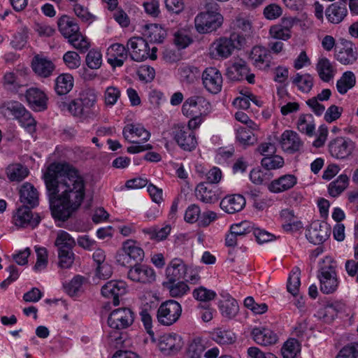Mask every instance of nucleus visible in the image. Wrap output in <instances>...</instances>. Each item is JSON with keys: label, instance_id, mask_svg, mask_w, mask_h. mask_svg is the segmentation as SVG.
<instances>
[{"label": "nucleus", "instance_id": "bb28decb", "mask_svg": "<svg viewBox=\"0 0 358 358\" xmlns=\"http://www.w3.org/2000/svg\"><path fill=\"white\" fill-rule=\"evenodd\" d=\"M254 341L261 345H271L278 341V336L272 330L264 327H255L251 331Z\"/></svg>", "mask_w": 358, "mask_h": 358}, {"label": "nucleus", "instance_id": "4468645a", "mask_svg": "<svg viewBox=\"0 0 358 358\" xmlns=\"http://www.w3.org/2000/svg\"><path fill=\"white\" fill-rule=\"evenodd\" d=\"M331 227L327 222L315 221L306 230V236L314 245L322 244L330 236Z\"/></svg>", "mask_w": 358, "mask_h": 358}, {"label": "nucleus", "instance_id": "1a4fd4ad", "mask_svg": "<svg viewBox=\"0 0 358 358\" xmlns=\"http://www.w3.org/2000/svg\"><path fill=\"white\" fill-rule=\"evenodd\" d=\"M355 143L347 137H336L331 140L328 145L329 152L331 157L338 159H345L353 152Z\"/></svg>", "mask_w": 358, "mask_h": 358}, {"label": "nucleus", "instance_id": "a211bd4d", "mask_svg": "<svg viewBox=\"0 0 358 358\" xmlns=\"http://www.w3.org/2000/svg\"><path fill=\"white\" fill-rule=\"evenodd\" d=\"M101 292L105 298L112 299L114 306H117L120 297L127 293V285L122 280H110L102 286Z\"/></svg>", "mask_w": 358, "mask_h": 358}, {"label": "nucleus", "instance_id": "20e7f679", "mask_svg": "<svg viewBox=\"0 0 358 358\" xmlns=\"http://www.w3.org/2000/svg\"><path fill=\"white\" fill-rule=\"evenodd\" d=\"M127 47L131 50L130 57L134 61L142 62L148 58L155 60L157 57V47H150L148 41L142 37L131 38L127 43Z\"/></svg>", "mask_w": 358, "mask_h": 358}, {"label": "nucleus", "instance_id": "473e14b6", "mask_svg": "<svg viewBox=\"0 0 358 358\" xmlns=\"http://www.w3.org/2000/svg\"><path fill=\"white\" fill-rule=\"evenodd\" d=\"M297 182V178L292 174H286L273 180L268 189L273 193H280L292 188Z\"/></svg>", "mask_w": 358, "mask_h": 358}, {"label": "nucleus", "instance_id": "393cba45", "mask_svg": "<svg viewBox=\"0 0 358 358\" xmlns=\"http://www.w3.org/2000/svg\"><path fill=\"white\" fill-rule=\"evenodd\" d=\"M187 266L180 259L175 258L171 260L166 269V282L178 281L185 278Z\"/></svg>", "mask_w": 358, "mask_h": 358}, {"label": "nucleus", "instance_id": "de8ad7c7", "mask_svg": "<svg viewBox=\"0 0 358 358\" xmlns=\"http://www.w3.org/2000/svg\"><path fill=\"white\" fill-rule=\"evenodd\" d=\"M249 72L250 69L246 62L245 61L240 60L234 63L231 67L228 69V76L233 80H234V78L241 80L243 79Z\"/></svg>", "mask_w": 358, "mask_h": 358}, {"label": "nucleus", "instance_id": "423d86ee", "mask_svg": "<svg viewBox=\"0 0 358 358\" xmlns=\"http://www.w3.org/2000/svg\"><path fill=\"white\" fill-rule=\"evenodd\" d=\"M181 314V305L173 299H169L160 304L157 311V319L159 324L171 326L179 320Z\"/></svg>", "mask_w": 358, "mask_h": 358}, {"label": "nucleus", "instance_id": "412c9836", "mask_svg": "<svg viewBox=\"0 0 358 358\" xmlns=\"http://www.w3.org/2000/svg\"><path fill=\"white\" fill-rule=\"evenodd\" d=\"M250 59L259 69L267 70L271 66L272 56L270 50L265 47L257 45L252 48Z\"/></svg>", "mask_w": 358, "mask_h": 358}, {"label": "nucleus", "instance_id": "8fccbe9b", "mask_svg": "<svg viewBox=\"0 0 358 358\" xmlns=\"http://www.w3.org/2000/svg\"><path fill=\"white\" fill-rule=\"evenodd\" d=\"M205 349L203 340L199 337L195 338L189 345L187 356L189 358H201Z\"/></svg>", "mask_w": 358, "mask_h": 358}, {"label": "nucleus", "instance_id": "e433bc0d", "mask_svg": "<svg viewBox=\"0 0 358 358\" xmlns=\"http://www.w3.org/2000/svg\"><path fill=\"white\" fill-rule=\"evenodd\" d=\"M210 335L211 338L219 345H230L236 341L234 333L222 327L214 329Z\"/></svg>", "mask_w": 358, "mask_h": 358}, {"label": "nucleus", "instance_id": "4be33fe9", "mask_svg": "<svg viewBox=\"0 0 358 358\" xmlns=\"http://www.w3.org/2000/svg\"><path fill=\"white\" fill-rule=\"evenodd\" d=\"M123 136L129 143H137L138 141L143 142L149 140L150 134L142 125L139 124H128L122 131Z\"/></svg>", "mask_w": 358, "mask_h": 358}, {"label": "nucleus", "instance_id": "0e129e2a", "mask_svg": "<svg viewBox=\"0 0 358 358\" xmlns=\"http://www.w3.org/2000/svg\"><path fill=\"white\" fill-rule=\"evenodd\" d=\"M37 259L34 269L36 271H41L46 268L48 264V253L45 248H36Z\"/></svg>", "mask_w": 358, "mask_h": 358}, {"label": "nucleus", "instance_id": "052dcab7", "mask_svg": "<svg viewBox=\"0 0 358 358\" xmlns=\"http://www.w3.org/2000/svg\"><path fill=\"white\" fill-rule=\"evenodd\" d=\"M102 63V55L96 50H91L86 56V64L91 69H98Z\"/></svg>", "mask_w": 358, "mask_h": 358}, {"label": "nucleus", "instance_id": "338daca9", "mask_svg": "<svg viewBox=\"0 0 358 358\" xmlns=\"http://www.w3.org/2000/svg\"><path fill=\"white\" fill-rule=\"evenodd\" d=\"M336 358H358V345L348 344L342 348Z\"/></svg>", "mask_w": 358, "mask_h": 358}, {"label": "nucleus", "instance_id": "58836bf2", "mask_svg": "<svg viewBox=\"0 0 358 358\" xmlns=\"http://www.w3.org/2000/svg\"><path fill=\"white\" fill-rule=\"evenodd\" d=\"M162 285L169 291L170 296L173 298L182 297L189 291L187 284L181 280L164 282Z\"/></svg>", "mask_w": 358, "mask_h": 358}, {"label": "nucleus", "instance_id": "5701e85b", "mask_svg": "<svg viewBox=\"0 0 358 358\" xmlns=\"http://www.w3.org/2000/svg\"><path fill=\"white\" fill-rule=\"evenodd\" d=\"M315 70L320 79L324 83L330 82L337 72L335 64L325 57L318 59Z\"/></svg>", "mask_w": 358, "mask_h": 358}, {"label": "nucleus", "instance_id": "c756f323", "mask_svg": "<svg viewBox=\"0 0 358 358\" xmlns=\"http://www.w3.org/2000/svg\"><path fill=\"white\" fill-rule=\"evenodd\" d=\"M81 103L78 98L71 101H66L61 98L57 101V104L62 111H68L75 117H87L89 114L85 108L83 107Z\"/></svg>", "mask_w": 358, "mask_h": 358}, {"label": "nucleus", "instance_id": "69168bd1", "mask_svg": "<svg viewBox=\"0 0 358 358\" xmlns=\"http://www.w3.org/2000/svg\"><path fill=\"white\" fill-rule=\"evenodd\" d=\"M269 34L271 38L282 41H287L291 38V33L286 29H283L278 24L273 25L270 27Z\"/></svg>", "mask_w": 358, "mask_h": 358}, {"label": "nucleus", "instance_id": "13d9d810", "mask_svg": "<svg viewBox=\"0 0 358 358\" xmlns=\"http://www.w3.org/2000/svg\"><path fill=\"white\" fill-rule=\"evenodd\" d=\"M262 166L266 170L281 168L284 164V159L279 155H270L264 157L261 162Z\"/></svg>", "mask_w": 358, "mask_h": 358}, {"label": "nucleus", "instance_id": "f8f14e48", "mask_svg": "<svg viewBox=\"0 0 358 358\" xmlns=\"http://www.w3.org/2000/svg\"><path fill=\"white\" fill-rule=\"evenodd\" d=\"M134 321V312L127 308H121L114 310L108 318L110 327L115 329H123L131 326Z\"/></svg>", "mask_w": 358, "mask_h": 358}, {"label": "nucleus", "instance_id": "9b49d317", "mask_svg": "<svg viewBox=\"0 0 358 358\" xmlns=\"http://www.w3.org/2000/svg\"><path fill=\"white\" fill-rule=\"evenodd\" d=\"M223 22L221 14L212 15L201 12L194 19L196 31L200 34L210 33L219 28Z\"/></svg>", "mask_w": 358, "mask_h": 358}, {"label": "nucleus", "instance_id": "a878e982", "mask_svg": "<svg viewBox=\"0 0 358 358\" xmlns=\"http://www.w3.org/2000/svg\"><path fill=\"white\" fill-rule=\"evenodd\" d=\"M220 206L224 212L234 214L244 208L245 199L241 194L228 195L222 199Z\"/></svg>", "mask_w": 358, "mask_h": 358}, {"label": "nucleus", "instance_id": "3c124183", "mask_svg": "<svg viewBox=\"0 0 358 358\" xmlns=\"http://www.w3.org/2000/svg\"><path fill=\"white\" fill-rule=\"evenodd\" d=\"M27 39L28 29L26 27H22L14 34L10 44L14 49L21 50L26 45Z\"/></svg>", "mask_w": 358, "mask_h": 358}, {"label": "nucleus", "instance_id": "ddd939ff", "mask_svg": "<svg viewBox=\"0 0 358 358\" xmlns=\"http://www.w3.org/2000/svg\"><path fill=\"white\" fill-rule=\"evenodd\" d=\"M334 57L343 65H352L357 59V52L352 42L342 39L336 47Z\"/></svg>", "mask_w": 358, "mask_h": 358}, {"label": "nucleus", "instance_id": "09e8293b", "mask_svg": "<svg viewBox=\"0 0 358 358\" xmlns=\"http://www.w3.org/2000/svg\"><path fill=\"white\" fill-rule=\"evenodd\" d=\"M300 275L301 271L299 267H294L289 273L287 283V289L293 296H296L299 292L301 285Z\"/></svg>", "mask_w": 358, "mask_h": 358}, {"label": "nucleus", "instance_id": "0eeeda50", "mask_svg": "<svg viewBox=\"0 0 358 358\" xmlns=\"http://www.w3.org/2000/svg\"><path fill=\"white\" fill-rule=\"evenodd\" d=\"M144 251L132 240H127L122 244V250L116 255L117 262L122 266L130 264V261L136 262L143 259Z\"/></svg>", "mask_w": 358, "mask_h": 358}, {"label": "nucleus", "instance_id": "4d7b16f0", "mask_svg": "<svg viewBox=\"0 0 358 358\" xmlns=\"http://www.w3.org/2000/svg\"><path fill=\"white\" fill-rule=\"evenodd\" d=\"M69 43L80 52H85L90 48V44L87 38L83 36L80 32L68 38Z\"/></svg>", "mask_w": 358, "mask_h": 358}, {"label": "nucleus", "instance_id": "aec40b11", "mask_svg": "<svg viewBox=\"0 0 358 358\" xmlns=\"http://www.w3.org/2000/svg\"><path fill=\"white\" fill-rule=\"evenodd\" d=\"M24 96L31 109L36 111H42L47 108L48 97L41 90L37 87H31L26 90Z\"/></svg>", "mask_w": 358, "mask_h": 358}, {"label": "nucleus", "instance_id": "f3484780", "mask_svg": "<svg viewBox=\"0 0 358 358\" xmlns=\"http://www.w3.org/2000/svg\"><path fill=\"white\" fill-rule=\"evenodd\" d=\"M182 338L174 333L165 334L158 339L159 350L166 355H174L182 347Z\"/></svg>", "mask_w": 358, "mask_h": 358}, {"label": "nucleus", "instance_id": "6e6d98bb", "mask_svg": "<svg viewBox=\"0 0 358 358\" xmlns=\"http://www.w3.org/2000/svg\"><path fill=\"white\" fill-rule=\"evenodd\" d=\"M192 295L197 301L207 303L213 300L217 294L213 290L200 286L193 291Z\"/></svg>", "mask_w": 358, "mask_h": 358}, {"label": "nucleus", "instance_id": "c9c22d12", "mask_svg": "<svg viewBox=\"0 0 358 358\" xmlns=\"http://www.w3.org/2000/svg\"><path fill=\"white\" fill-rule=\"evenodd\" d=\"M224 299L220 301V309L222 315L229 319L234 317L239 310L238 302L230 295L223 296Z\"/></svg>", "mask_w": 358, "mask_h": 358}, {"label": "nucleus", "instance_id": "9d476101", "mask_svg": "<svg viewBox=\"0 0 358 358\" xmlns=\"http://www.w3.org/2000/svg\"><path fill=\"white\" fill-rule=\"evenodd\" d=\"M210 104L203 96L194 95L187 98L183 103L182 112L187 117L196 115H207Z\"/></svg>", "mask_w": 358, "mask_h": 358}, {"label": "nucleus", "instance_id": "e2e57ef3", "mask_svg": "<svg viewBox=\"0 0 358 358\" xmlns=\"http://www.w3.org/2000/svg\"><path fill=\"white\" fill-rule=\"evenodd\" d=\"M200 216L201 209L199 206L196 204H191L185 212L184 220L185 222L192 224L199 221Z\"/></svg>", "mask_w": 358, "mask_h": 358}, {"label": "nucleus", "instance_id": "2eb2a0df", "mask_svg": "<svg viewBox=\"0 0 358 358\" xmlns=\"http://www.w3.org/2000/svg\"><path fill=\"white\" fill-rule=\"evenodd\" d=\"M202 83L207 91L212 94L219 93L222 87V76L215 67L206 68L202 73Z\"/></svg>", "mask_w": 358, "mask_h": 358}, {"label": "nucleus", "instance_id": "774afa93", "mask_svg": "<svg viewBox=\"0 0 358 358\" xmlns=\"http://www.w3.org/2000/svg\"><path fill=\"white\" fill-rule=\"evenodd\" d=\"M173 41L178 49L187 48L193 40L185 31H178L174 34Z\"/></svg>", "mask_w": 358, "mask_h": 358}, {"label": "nucleus", "instance_id": "6e6552de", "mask_svg": "<svg viewBox=\"0 0 358 358\" xmlns=\"http://www.w3.org/2000/svg\"><path fill=\"white\" fill-rule=\"evenodd\" d=\"M173 136L178 146L185 151H192L197 145L194 131L183 124L173 127Z\"/></svg>", "mask_w": 358, "mask_h": 358}, {"label": "nucleus", "instance_id": "7ed1b4c3", "mask_svg": "<svg viewBox=\"0 0 358 358\" xmlns=\"http://www.w3.org/2000/svg\"><path fill=\"white\" fill-rule=\"evenodd\" d=\"M246 44L245 37L237 32H233L229 37H220L216 40L213 45L217 55L222 58H228L234 50H241Z\"/></svg>", "mask_w": 358, "mask_h": 358}, {"label": "nucleus", "instance_id": "4c0bfd02", "mask_svg": "<svg viewBox=\"0 0 358 358\" xmlns=\"http://www.w3.org/2000/svg\"><path fill=\"white\" fill-rule=\"evenodd\" d=\"M73 86V78L69 73L61 74L55 80V90L59 96L68 94L72 90Z\"/></svg>", "mask_w": 358, "mask_h": 358}, {"label": "nucleus", "instance_id": "c03bdc74", "mask_svg": "<svg viewBox=\"0 0 358 358\" xmlns=\"http://www.w3.org/2000/svg\"><path fill=\"white\" fill-rule=\"evenodd\" d=\"M283 220L282 228L286 231H297L302 227L301 222L294 220V212L289 209H284L280 212Z\"/></svg>", "mask_w": 358, "mask_h": 358}, {"label": "nucleus", "instance_id": "cd10ccee", "mask_svg": "<svg viewBox=\"0 0 358 358\" xmlns=\"http://www.w3.org/2000/svg\"><path fill=\"white\" fill-rule=\"evenodd\" d=\"M280 143L282 150L289 153L299 151L303 145L299 135L290 130H286L282 134Z\"/></svg>", "mask_w": 358, "mask_h": 358}, {"label": "nucleus", "instance_id": "dca6fc26", "mask_svg": "<svg viewBox=\"0 0 358 358\" xmlns=\"http://www.w3.org/2000/svg\"><path fill=\"white\" fill-rule=\"evenodd\" d=\"M130 266L128 278L132 281L147 284L155 280V272L151 267L139 264H135L133 266L130 264Z\"/></svg>", "mask_w": 358, "mask_h": 358}, {"label": "nucleus", "instance_id": "49530a36", "mask_svg": "<svg viewBox=\"0 0 358 358\" xmlns=\"http://www.w3.org/2000/svg\"><path fill=\"white\" fill-rule=\"evenodd\" d=\"M236 138L245 148L255 144L257 141L253 132L244 127H240L236 129Z\"/></svg>", "mask_w": 358, "mask_h": 358}, {"label": "nucleus", "instance_id": "bf43d9fd", "mask_svg": "<svg viewBox=\"0 0 358 358\" xmlns=\"http://www.w3.org/2000/svg\"><path fill=\"white\" fill-rule=\"evenodd\" d=\"M253 226L248 221H243L241 222L234 224L231 226V232H233L241 238L253 231Z\"/></svg>", "mask_w": 358, "mask_h": 358}, {"label": "nucleus", "instance_id": "603ef678", "mask_svg": "<svg viewBox=\"0 0 358 358\" xmlns=\"http://www.w3.org/2000/svg\"><path fill=\"white\" fill-rule=\"evenodd\" d=\"M28 169L21 164H15L8 168L7 175L11 181L20 182L28 175Z\"/></svg>", "mask_w": 358, "mask_h": 358}, {"label": "nucleus", "instance_id": "37998d69", "mask_svg": "<svg viewBox=\"0 0 358 358\" xmlns=\"http://www.w3.org/2000/svg\"><path fill=\"white\" fill-rule=\"evenodd\" d=\"M298 130L309 136L314 134L315 126L311 114H301L297 121Z\"/></svg>", "mask_w": 358, "mask_h": 358}, {"label": "nucleus", "instance_id": "7c9ffc66", "mask_svg": "<svg viewBox=\"0 0 358 358\" xmlns=\"http://www.w3.org/2000/svg\"><path fill=\"white\" fill-rule=\"evenodd\" d=\"M57 26L61 34L67 39L80 32L79 26L76 20L66 15L58 19Z\"/></svg>", "mask_w": 358, "mask_h": 358}, {"label": "nucleus", "instance_id": "f704fd0d", "mask_svg": "<svg viewBox=\"0 0 358 358\" xmlns=\"http://www.w3.org/2000/svg\"><path fill=\"white\" fill-rule=\"evenodd\" d=\"M143 34L148 43H161L163 42L166 33L162 27L156 24H151L144 26Z\"/></svg>", "mask_w": 358, "mask_h": 358}, {"label": "nucleus", "instance_id": "864d4df0", "mask_svg": "<svg viewBox=\"0 0 358 358\" xmlns=\"http://www.w3.org/2000/svg\"><path fill=\"white\" fill-rule=\"evenodd\" d=\"M78 99L81 101L83 107L85 108V110H87L90 115L92 108L96 101V95L94 91L92 90H86L80 94Z\"/></svg>", "mask_w": 358, "mask_h": 358}, {"label": "nucleus", "instance_id": "79ce46f5", "mask_svg": "<svg viewBox=\"0 0 358 358\" xmlns=\"http://www.w3.org/2000/svg\"><path fill=\"white\" fill-rule=\"evenodd\" d=\"M292 83L295 85L299 91L308 93L311 91L314 85V78L309 73L300 74L297 73L292 78Z\"/></svg>", "mask_w": 358, "mask_h": 358}, {"label": "nucleus", "instance_id": "a18cd8bd", "mask_svg": "<svg viewBox=\"0 0 358 358\" xmlns=\"http://www.w3.org/2000/svg\"><path fill=\"white\" fill-rule=\"evenodd\" d=\"M55 245L57 248L58 252L69 250L76 245V241L66 231H59L57 235Z\"/></svg>", "mask_w": 358, "mask_h": 358}, {"label": "nucleus", "instance_id": "f03ea898", "mask_svg": "<svg viewBox=\"0 0 358 358\" xmlns=\"http://www.w3.org/2000/svg\"><path fill=\"white\" fill-rule=\"evenodd\" d=\"M336 268V262L330 257H326L320 263L317 278L320 282V290L324 294H332L338 287Z\"/></svg>", "mask_w": 358, "mask_h": 358}, {"label": "nucleus", "instance_id": "6ab92c4d", "mask_svg": "<svg viewBox=\"0 0 358 358\" xmlns=\"http://www.w3.org/2000/svg\"><path fill=\"white\" fill-rule=\"evenodd\" d=\"M41 218L38 215H35L32 213L31 208L22 206L17 208L15 214L13 215V222L15 224L20 227H36L40 222Z\"/></svg>", "mask_w": 358, "mask_h": 358}, {"label": "nucleus", "instance_id": "2f4dec72", "mask_svg": "<svg viewBox=\"0 0 358 358\" xmlns=\"http://www.w3.org/2000/svg\"><path fill=\"white\" fill-rule=\"evenodd\" d=\"M215 188L205 182H200L195 190L196 198L206 203H214L219 200V195Z\"/></svg>", "mask_w": 358, "mask_h": 358}, {"label": "nucleus", "instance_id": "a19ab883", "mask_svg": "<svg viewBox=\"0 0 358 358\" xmlns=\"http://www.w3.org/2000/svg\"><path fill=\"white\" fill-rule=\"evenodd\" d=\"M349 178L346 174H341L328 186L329 194L332 197H337L348 187Z\"/></svg>", "mask_w": 358, "mask_h": 358}, {"label": "nucleus", "instance_id": "72a5a7b5", "mask_svg": "<svg viewBox=\"0 0 358 358\" xmlns=\"http://www.w3.org/2000/svg\"><path fill=\"white\" fill-rule=\"evenodd\" d=\"M20 199L23 206L34 208L38 204V194L36 189L30 183L24 184L20 190Z\"/></svg>", "mask_w": 358, "mask_h": 358}, {"label": "nucleus", "instance_id": "ea45409f", "mask_svg": "<svg viewBox=\"0 0 358 358\" xmlns=\"http://www.w3.org/2000/svg\"><path fill=\"white\" fill-rule=\"evenodd\" d=\"M356 77L352 71L344 72L336 82V89L339 94H345L348 90L355 87Z\"/></svg>", "mask_w": 358, "mask_h": 358}, {"label": "nucleus", "instance_id": "680f3d73", "mask_svg": "<svg viewBox=\"0 0 358 358\" xmlns=\"http://www.w3.org/2000/svg\"><path fill=\"white\" fill-rule=\"evenodd\" d=\"M59 266L62 268H69L71 267L75 255L72 250H62L58 252Z\"/></svg>", "mask_w": 358, "mask_h": 358}, {"label": "nucleus", "instance_id": "f257e3e1", "mask_svg": "<svg viewBox=\"0 0 358 358\" xmlns=\"http://www.w3.org/2000/svg\"><path fill=\"white\" fill-rule=\"evenodd\" d=\"M43 178L54 218L66 221L85 196V182L78 170L67 163H52Z\"/></svg>", "mask_w": 358, "mask_h": 358}, {"label": "nucleus", "instance_id": "5fc2aeb1", "mask_svg": "<svg viewBox=\"0 0 358 358\" xmlns=\"http://www.w3.org/2000/svg\"><path fill=\"white\" fill-rule=\"evenodd\" d=\"M85 278L81 275L75 276L69 282L64 285L65 292L71 296L78 294L80 291Z\"/></svg>", "mask_w": 358, "mask_h": 358}, {"label": "nucleus", "instance_id": "c85d7f7f", "mask_svg": "<svg viewBox=\"0 0 358 358\" xmlns=\"http://www.w3.org/2000/svg\"><path fill=\"white\" fill-rule=\"evenodd\" d=\"M31 67L37 76L48 78L52 75L55 66L50 59L36 55L32 59Z\"/></svg>", "mask_w": 358, "mask_h": 358}, {"label": "nucleus", "instance_id": "b1692460", "mask_svg": "<svg viewBox=\"0 0 358 358\" xmlns=\"http://www.w3.org/2000/svg\"><path fill=\"white\" fill-rule=\"evenodd\" d=\"M345 1H336L329 5L325 10L326 17L330 23L339 24L347 16Z\"/></svg>", "mask_w": 358, "mask_h": 358}, {"label": "nucleus", "instance_id": "39448f33", "mask_svg": "<svg viewBox=\"0 0 358 358\" xmlns=\"http://www.w3.org/2000/svg\"><path fill=\"white\" fill-rule=\"evenodd\" d=\"M3 108L17 120L29 133L35 132L36 121L21 103L15 101H8L4 104Z\"/></svg>", "mask_w": 358, "mask_h": 358}]
</instances>
